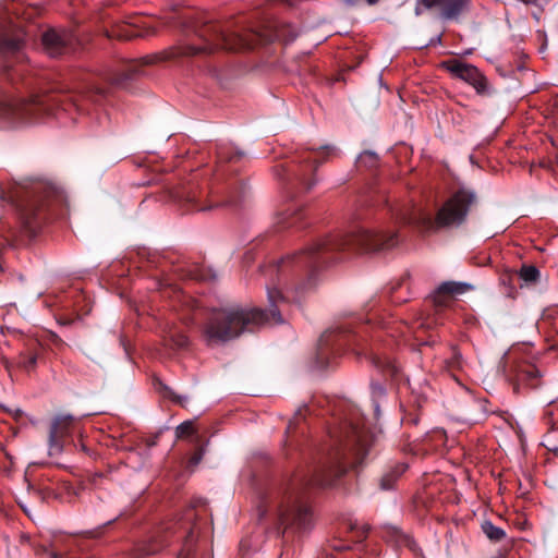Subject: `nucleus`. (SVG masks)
I'll return each mask as SVG.
<instances>
[{"label": "nucleus", "instance_id": "obj_6", "mask_svg": "<svg viewBox=\"0 0 558 558\" xmlns=\"http://www.w3.org/2000/svg\"><path fill=\"white\" fill-rule=\"evenodd\" d=\"M474 201L473 192L465 189L458 190L438 210L436 225L438 227H449L462 223Z\"/></svg>", "mask_w": 558, "mask_h": 558}, {"label": "nucleus", "instance_id": "obj_24", "mask_svg": "<svg viewBox=\"0 0 558 558\" xmlns=\"http://www.w3.org/2000/svg\"><path fill=\"white\" fill-rule=\"evenodd\" d=\"M404 470L405 468L403 465H399L395 470L385 473L380 478V488L384 490L391 489Z\"/></svg>", "mask_w": 558, "mask_h": 558}, {"label": "nucleus", "instance_id": "obj_8", "mask_svg": "<svg viewBox=\"0 0 558 558\" xmlns=\"http://www.w3.org/2000/svg\"><path fill=\"white\" fill-rule=\"evenodd\" d=\"M73 426V417L71 415L57 416L50 426L49 432V454H59L70 436Z\"/></svg>", "mask_w": 558, "mask_h": 558}, {"label": "nucleus", "instance_id": "obj_31", "mask_svg": "<svg viewBox=\"0 0 558 558\" xmlns=\"http://www.w3.org/2000/svg\"><path fill=\"white\" fill-rule=\"evenodd\" d=\"M172 291L174 293L175 301L182 303V305L187 306L189 308H192L194 306V301L184 295V293L181 290L174 289Z\"/></svg>", "mask_w": 558, "mask_h": 558}, {"label": "nucleus", "instance_id": "obj_2", "mask_svg": "<svg viewBox=\"0 0 558 558\" xmlns=\"http://www.w3.org/2000/svg\"><path fill=\"white\" fill-rule=\"evenodd\" d=\"M332 448L327 461L311 475H296L288 484L284 500L278 510V520L284 529H306L311 511L302 498V492L311 486L328 487L342 476L349 466H355L365 457L369 436L364 423L344 422L331 433Z\"/></svg>", "mask_w": 558, "mask_h": 558}, {"label": "nucleus", "instance_id": "obj_7", "mask_svg": "<svg viewBox=\"0 0 558 558\" xmlns=\"http://www.w3.org/2000/svg\"><path fill=\"white\" fill-rule=\"evenodd\" d=\"M441 68L447 70L454 77L472 85L478 94H485L487 92V80L476 66L457 59H451L441 62Z\"/></svg>", "mask_w": 558, "mask_h": 558}, {"label": "nucleus", "instance_id": "obj_13", "mask_svg": "<svg viewBox=\"0 0 558 558\" xmlns=\"http://www.w3.org/2000/svg\"><path fill=\"white\" fill-rule=\"evenodd\" d=\"M512 376L519 384H524L531 388H536L539 385V371L530 363L515 365Z\"/></svg>", "mask_w": 558, "mask_h": 558}, {"label": "nucleus", "instance_id": "obj_30", "mask_svg": "<svg viewBox=\"0 0 558 558\" xmlns=\"http://www.w3.org/2000/svg\"><path fill=\"white\" fill-rule=\"evenodd\" d=\"M218 158L220 161H235L242 158V154L236 151L230 155L227 148H220L218 150Z\"/></svg>", "mask_w": 558, "mask_h": 558}, {"label": "nucleus", "instance_id": "obj_40", "mask_svg": "<svg viewBox=\"0 0 558 558\" xmlns=\"http://www.w3.org/2000/svg\"><path fill=\"white\" fill-rule=\"evenodd\" d=\"M179 558H190L187 555H182Z\"/></svg>", "mask_w": 558, "mask_h": 558}, {"label": "nucleus", "instance_id": "obj_18", "mask_svg": "<svg viewBox=\"0 0 558 558\" xmlns=\"http://www.w3.org/2000/svg\"><path fill=\"white\" fill-rule=\"evenodd\" d=\"M425 11L436 12L438 17L441 20V13L444 12V0H416L414 14L420 16Z\"/></svg>", "mask_w": 558, "mask_h": 558}, {"label": "nucleus", "instance_id": "obj_19", "mask_svg": "<svg viewBox=\"0 0 558 558\" xmlns=\"http://www.w3.org/2000/svg\"><path fill=\"white\" fill-rule=\"evenodd\" d=\"M372 363L378 368L384 375L395 377L399 373V368L395 361L387 356H372Z\"/></svg>", "mask_w": 558, "mask_h": 558}, {"label": "nucleus", "instance_id": "obj_35", "mask_svg": "<svg viewBox=\"0 0 558 558\" xmlns=\"http://www.w3.org/2000/svg\"><path fill=\"white\" fill-rule=\"evenodd\" d=\"M203 454H204L203 449H199L197 452H195L193 454V457L190 460V463L192 465H197L201 462Z\"/></svg>", "mask_w": 558, "mask_h": 558}, {"label": "nucleus", "instance_id": "obj_10", "mask_svg": "<svg viewBox=\"0 0 558 558\" xmlns=\"http://www.w3.org/2000/svg\"><path fill=\"white\" fill-rule=\"evenodd\" d=\"M325 151H316V153H307L306 156L302 159L301 170L295 174L298 180L304 185V187L310 191L315 185V180H310L307 177L310 173L315 172L318 168L320 161L319 156Z\"/></svg>", "mask_w": 558, "mask_h": 558}, {"label": "nucleus", "instance_id": "obj_38", "mask_svg": "<svg viewBox=\"0 0 558 558\" xmlns=\"http://www.w3.org/2000/svg\"><path fill=\"white\" fill-rule=\"evenodd\" d=\"M160 386H162V388L165 389V396L173 398V393L172 391H170L168 387L163 386L162 384H160Z\"/></svg>", "mask_w": 558, "mask_h": 558}, {"label": "nucleus", "instance_id": "obj_1", "mask_svg": "<svg viewBox=\"0 0 558 558\" xmlns=\"http://www.w3.org/2000/svg\"><path fill=\"white\" fill-rule=\"evenodd\" d=\"M399 242L395 230L354 227L347 233L320 239L307 248L288 255L268 267L266 283L269 311L259 307L231 305L211 310L201 328V337L208 347L225 344L245 331L284 320L280 308L288 303L289 294L300 301L316 284V270L320 264L335 260L341 252H377L395 247Z\"/></svg>", "mask_w": 558, "mask_h": 558}, {"label": "nucleus", "instance_id": "obj_29", "mask_svg": "<svg viewBox=\"0 0 558 558\" xmlns=\"http://www.w3.org/2000/svg\"><path fill=\"white\" fill-rule=\"evenodd\" d=\"M80 93L84 94V96L85 95L86 96H93V95L104 96L105 95V89L99 87L95 83H88L84 87L81 88Z\"/></svg>", "mask_w": 558, "mask_h": 558}, {"label": "nucleus", "instance_id": "obj_5", "mask_svg": "<svg viewBox=\"0 0 558 558\" xmlns=\"http://www.w3.org/2000/svg\"><path fill=\"white\" fill-rule=\"evenodd\" d=\"M64 104L56 95H34L28 99L0 100V119L11 125L36 121L45 113H49L53 106Z\"/></svg>", "mask_w": 558, "mask_h": 558}, {"label": "nucleus", "instance_id": "obj_11", "mask_svg": "<svg viewBox=\"0 0 558 558\" xmlns=\"http://www.w3.org/2000/svg\"><path fill=\"white\" fill-rule=\"evenodd\" d=\"M162 340L166 347L183 349L189 344V338L174 322H166L162 326Z\"/></svg>", "mask_w": 558, "mask_h": 558}, {"label": "nucleus", "instance_id": "obj_4", "mask_svg": "<svg viewBox=\"0 0 558 558\" xmlns=\"http://www.w3.org/2000/svg\"><path fill=\"white\" fill-rule=\"evenodd\" d=\"M57 195V187L44 180H33L27 184L16 185L8 192L0 186V201L12 204L23 223L28 228H32L40 218L44 201H49Z\"/></svg>", "mask_w": 558, "mask_h": 558}, {"label": "nucleus", "instance_id": "obj_23", "mask_svg": "<svg viewBox=\"0 0 558 558\" xmlns=\"http://www.w3.org/2000/svg\"><path fill=\"white\" fill-rule=\"evenodd\" d=\"M481 527L483 533L492 542L498 543L506 538V532L502 529L494 525L490 521H484Z\"/></svg>", "mask_w": 558, "mask_h": 558}, {"label": "nucleus", "instance_id": "obj_39", "mask_svg": "<svg viewBox=\"0 0 558 558\" xmlns=\"http://www.w3.org/2000/svg\"><path fill=\"white\" fill-rule=\"evenodd\" d=\"M379 0H366V2L371 5L377 3Z\"/></svg>", "mask_w": 558, "mask_h": 558}, {"label": "nucleus", "instance_id": "obj_3", "mask_svg": "<svg viewBox=\"0 0 558 558\" xmlns=\"http://www.w3.org/2000/svg\"><path fill=\"white\" fill-rule=\"evenodd\" d=\"M195 33L201 39V44L183 45L171 48L159 54H150L141 58L128 65V68L118 74H107L105 80L111 85L123 86L128 80L133 78L140 73V68L154 64L159 61L174 59L184 56H197L202 53H211L219 49L238 51L243 49H253L258 45L278 39L286 43L292 41L298 33L290 26H276L268 33L255 31H244L242 33H230L229 28L218 22L205 21L195 25Z\"/></svg>", "mask_w": 558, "mask_h": 558}, {"label": "nucleus", "instance_id": "obj_14", "mask_svg": "<svg viewBox=\"0 0 558 558\" xmlns=\"http://www.w3.org/2000/svg\"><path fill=\"white\" fill-rule=\"evenodd\" d=\"M471 0H444L442 21H459L471 10Z\"/></svg>", "mask_w": 558, "mask_h": 558}, {"label": "nucleus", "instance_id": "obj_17", "mask_svg": "<svg viewBox=\"0 0 558 558\" xmlns=\"http://www.w3.org/2000/svg\"><path fill=\"white\" fill-rule=\"evenodd\" d=\"M464 361L460 354V352L452 348L451 356L444 362V369L447 372L454 380L459 381L458 373L463 371Z\"/></svg>", "mask_w": 558, "mask_h": 558}, {"label": "nucleus", "instance_id": "obj_26", "mask_svg": "<svg viewBox=\"0 0 558 558\" xmlns=\"http://www.w3.org/2000/svg\"><path fill=\"white\" fill-rule=\"evenodd\" d=\"M519 276L525 282H536L539 278V270L533 265H523Z\"/></svg>", "mask_w": 558, "mask_h": 558}, {"label": "nucleus", "instance_id": "obj_28", "mask_svg": "<svg viewBox=\"0 0 558 558\" xmlns=\"http://www.w3.org/2000/svg\"><path fill=\"white\" fill-rule=\"evenodd\" d=\"M194 433L195 427L193 421H185L181 423L175 429L177 438H184L193 435Z\"/></svg>", "mask_w": 558, "mask_h": 558}, {"label": "nucleus", "instance_id": "obj_27", "mask_svg": "<svg viewBox=\"0 0 558 558\" xmlns=\"http://www.w3.org/2000/svg\"><path fill=\"white\" fill-rule=\"evenodd\" d=\"M377 155L372 151H364L357 158V163L367 168H373L377 165Z\"/></svg>", "mask_w": 558, "mask_h": 558}, {"label": "nucleus", "instance_id": "obj_37", "mask_svg": "<svg viewBox=\"0 0 558 558\" xmlns=\"http://www.w3.org/2000/svg\"><path fill=\"white\" fill-rule=\"evenodd\" d=\"M180 319L185 326L192 325L194 323V319L185 314H181Z\"/></svg>", "mask_w": 558, "mask_h": 558}, {"label": "nucleus", "instance_id": "obj_36", "mask_svg": "<svg viewBox=\"0 0 558 558\" xmlns=\"http://www.w3.org/2000/svg\"><path fill=\"white\" fill-rule=\"evenodd\" d=\"M68 100H69V104L71 106H73L76 110H83L84 105L78 104V99L76 97L71 96L68 98Z\"/></svg>", "mask_w": 558, "mask_h": 558}, {"label": "nucleus", "instance_id": "obj_16", "mask_svg": "<svg viewBox=\"0 0 558 558\" xmlns=\"http://www.w3.org/2000/svg\"><path fill=\"white\" fill-rule=\"evenodd\" d=\"M343 331L340 329L328 330L319 339V356H324L330 347H340L342 344Z\"/></svg>", "mask_w": 558, "mask_h": 558}, {"label": "nucleus", "instance_id": "obj_12", "mask_svg": "<svg viewBox=\"0 0 558 558\" xmlns=\"http://www.w3.org/2000/svg\"><path fill=\"white\" fill-rule=\"evenodd\" d=\"M41 41L46 52L52 57H59L65 50L68 43L65 34H61L54 29L45 32L41 36Z\"/></svg>", "mask_w": 558, "mask_h": 558}, {"label": "nucleus", "instance_id": "obj_21", "mask_svg": "<svg viewBox=\"0 0 558 558\" xmlns=\"http://www.w3.org/2000/svg\"><path fill=\"white\" fill-rule=\"evenodd\" d=\"M303 218V211L298 208H289L283 214H281L278 223L282 226V228H289L292 226H296Z\"/></svg>", "mask_w": 558, "mask_h": 558}, {"label": "nucleus", "instance_id": "obj_33", "mask_svg": "<svg viewBox=\"0 0 558 558\" xmlns=\"http://www.w3.org/2000/svg\"><path fill=\"white\" fill-rule=\"evenodd\" d=\"M160 548H161V546L158 543L154 542V543H150L148 545L141 547L138 550L143 555H151V554L157 553Z\"/></svg>", "mask_w": 558, "mask_h": 558}, {"label": "nucleus", "instance_id": "obj_25", "mask_svg": "<svg viewBox=\"0 0 558 558\" xmlns=\"http://www.w3.org/2000/svg\"><path fill=\"white\" fill-rule=\"evenodd\" d=\"M38 355L33 351L22 353L19 357L17 365L25 372H32L37 365Z\"/></svg>", "mask_w": 558, "mask_h": 558}, {"label": "nucleus", "instance_id": "obj_9", "mask_svg": "<svg viewBox=\"0 0 558 558\" xmlns=\"http://www.w3.org/2000/svg\"><path fill=\"white\" fill-rule=\"evenodd\" d=\"M25 35L21 29H13L10 26H0V58H4L17 52Z\"/></svg>", "mask_w": 558, "mask_h": 558}, {"label": "nucleus", "instance_id": "obj_22", "mask_svg": "<svg viewBox=\"0 0 558 558\" xmlns=\"http://www.w3.org/2000/svg\"><path fill=\"white\" fill-rule=\"evenodd\" d=\"M396 219L398 222L403 223V225H420V223L429 222V218H426L416 211H412V213L399 211L396 215Z\"/></svg>", "mask_w": 558, "mask_h": 558}, {"label": "nucleus", "instance_id": "obj_32", "mask_svg": "<svg viewBox=\"0 0 558 558\" xmlns=\"http://www.w3.org/2000/svg\"><path fill=\"white\" fill-rule=\"evenodd\" d=\"M113 36L120 38V39H131L135 36H138L137 33L134 31H131L128 26H123L119 28L117 32L113 33Z\"/></svg>", "mask_w": 558, "mask_h": 558}, {"label": "nucleus", "instance_id": "obj_34", "mask_svg": "<svg viewBox=\"0 0 558 558\" xmlns=\"http://www.w3.org/2000/svg\"><path fill=\"white\" fill-rule=\"evenodd\" d=\"M371 388H372V395L374 398H380L386 392L385 387L378 383H372Z\"/></svg>", "mask_w": 558, "mask_h": 558}, {"label": "nucleus", "instance_id": "obj_15", "mask_svg": "<svg viewBox=\"0 0 558 558\" xmlns=\"http://www.w3.org/2000/svg\"><path fill=\"white\" fill-rule=\"evenodd\" d=\"M203 195V191H199L195 185H189L184 187L181 192L177 193V197L181 202H185L191 206L192 209L204 210L205 207L199 205V197Z\"/></svg>", "mask_w": 558, "mask_h": 558}, {"label": "nucleus", "instance_id": "obj_20", "mask_svg": "<svg viewBox=\"0 0 558 558\" xmlns=\"http://www.w3.org/2000/svg\"><path fill=\"white\" fill-rule=\"evenodd\" d=\"M472 286L464 282H456V281H447L442 282L438 287V293L440 294H450V295H460L471 290Z\"/></svg>", "mask_w": 558, "mask_h": 558}]
</instances>
